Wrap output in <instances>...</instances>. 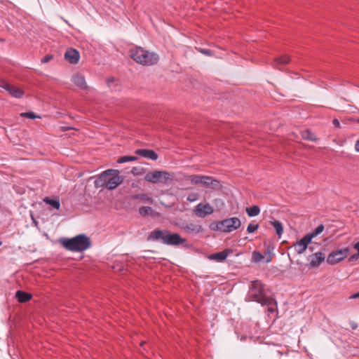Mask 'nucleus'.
Wrapping results in <instances>:
<instances>
[{
    "mask_svg": "<svg viewBox=\"0 0 359 359\" xmlns=\"http://www.w3.org/2000/svg\"><path fill=\"white\" fill-rule=\"evenodd\" d=\"M223 232L229 233L238 229L241 222L238 217H231L222 221Z\"/></svg>",
    "mask_w": 359,
    "mask_h": 359,
    "instance_id": "obj_9",
    "label": "nucleus"
},
{
    "mask_svg": "<svg viewBox=\"0 0 359 359\" xmlns=\"http://www.w3.org/2000/svg\"><path fill=\"white\" fill-rule=\"evenodd\" d=\"M198 198V194L197 193H191L188 195L187 200L189 202H194Z\"/></svg>",
    "mask_w": 359,
    "mask_h": 359,
    "instance_id": "obj_33",
    "label": "nucleus"
},
{
    "mask_svg": "<svg viewBox=\"0 0 359 359\" xmlns=\"http://www.w3.org/2000/svg\"><path fill=\"white\" fill-rule=\"evenodd\" d=\"M354 248L358 251L357 257H359V241L354 245Z\"/></svg>",
    "mask_w": 359,
    "mask_h": 359,
    "instance_id": "obj_39",
    "label": "nucleus"
},
{
    "mask_svg": "<svg viewBox=\"0 0 359 359\" xmlns=\"http://www.w3.org/2000/svg\"><path fill=\"white\" fill-rule=\"evenodd\" d=\"M53 58V55H46L41 59L42 63H46L48 62L51 59Z\"/></svg>",
    "mask_w": 359,
    "mask_h": 359,
    "instance_id": "obj_36",
    "label": "nucleus"
},
{
    "mask_svg": "<svg viewBox=\"0 0 359 359\" xmlns=\"http://www.w3.org/2000/svg\"><path fill=\"white\" fill-rule=\"evenodd\" d=\"M153 212L154 210L151 207L143 206L139 209L140 214L143 217L152 215Z\"/></svg>",
    "mask_w": 359,
    "mask_h": 359,
    "instance_id": "obj_29",
    "label": "nucleus"
},
{
    "mask_svg": "<svg viewBox=\"0 0 359 359\" xmlns=\"http://www.w3.org/2000/svg\"><path fill=\"white\" fill-rule=\"evenodd\" d=\"M147 239L153 241H161L165 245L174 246L182 245L187 241L177 233H171L168 229L161 230L158 229L151 231Z\"/></svg>",
    "mask_w": 359,
    "mask_h": 359,
    "instance_id": "obj_2",
    "label": "nucleus"
},
{
    "mask_svg": "<svg viewBox=\"0 0 359 359\" xmlns=\"http://www.w3.org/2000/svg\"><path fill=\"white\" fill-rule=\"evenodd\" d=\"M133 198L134 199H140L143 202H147L149 203H153V200L151 198L148 196L147 194H137L133 196Z\"/></svg>",
    "mask_w": 359,
    "mask_h": 359,
    "instance_id": "obj_28",
    "label": "nucleus"
},
{
    "mask_svg": "<svg viewBox=\"0 0 359 359\" xmlns=\"http://www.w3.org/2000/svg\"><path fill=\"white\" fill-rule=\"evenodd\" d=\"M15 297L20 303H25L32 299V294L22 290H18L15 293Z\"/></svg>",
    "mask_w": 359,
    "mask_h": 359,
    "instance_id": "obj_19",
    "label": "nucleus"
},
{
    "mask_svg": "<svg viewBox=\"0 0 359 359\" xmlns=\"http://www.w3.org/2000/svg\"><path fill=\"white\" fill-rule=\"evenodd\" d=\"M136 154L140 155L144 158H149L151 160H156L158 158V154L153 150L140 149L135 151Z\"/></svg>",
    "mask_w": 359,
    "mask_h": 359,
    "instance_id": "obj_16",
    "label": "nucleus"
},
{
    "mask_svg": "<svg viewBox=\"0 0 359 359\" xmlns=\"http://www.w3.org/2000/svg\"><path fill=\"white\" fill-rule=\"evenodd\" d=\"M21 116L25 117V118H31V119H34V118H36L35 114L33 112H32V111L22 113L21 114Z\"/></svg>",
    "mask_w": 359,
    "mask_h": 359,
    "instance_id": "obj_34",
    "label": "nucleus"
},
{
    "mask_svg": "<svg viewBox=\"0 0 359 359\" xmlns=\"http://www.w3.org/2000/svg\"><path fill=\"white\" fill-rule=\"evenodd\" d=\"M290 58L288 55H281L278 57H276L273 62V66L274 67H278V65H285L290 62Z\"/></svg>",
    "mask_w": 359,
    "mask_h": 359,
    "instance_id": "obj_20",
    "label": "nucleus"
},
{
    "mask_svg": "<svg viewBox=\"0 0 359 359\" xmlns=\"http://www.w3.org/2000/svg\"><path fill=\"white\" fill-rule=\"evenodd\" d=\"M359 257H357V254L356 255H353L351 258H350V260L351 259H358Z\"/></svg>",
    "mask_w": 359,
    "mask_h": 359,
    "instance_id": "obj_42",
    "label": "nucleus"
},
{
    "mask_svg": "<svg viewBox=\"0 0 359 359\" xmlns=\"http://www.w3.org/2000/svg\"><path fill=\"white\" fill-rule=\"evenodd\" d=\"M332 124L334 125V126L337 128H339L341 127V124H340V122L339 121L338 119L337 118H334L333 121H332Z\"/></svg>",
    "mask_w": 359,
    "mask_h": 359,
    "instance_id": "obj_37",
    "label": "nucleus"
},
{
    "mask_svg": "<svg viewBox=\"0 0 359 359\" xmlns=\"http://www.w3.org/2000/svg\"><path fill=\"white\" fill-rule=\"evenodd\" d=\"M264 259V256L261 252L255 251L252 253V260L255 262H259Z\"/></svg>",
    "mask_w": 359,
    "mask_h": 359,
    "instance_id": "obj_31",
    "label": "nucleus"
},
{
    "mask_svg": "<svg viewBox=\"0 0 359 359\" xmlns=\"http://www.w3.org/2000/svg\"><path fill=\"white\" fill-rule=\"evenodd\" d=\"M311 240L305 235L299 241L295 242L292 247L294 248L295 252L299 254H303L308 248L309 244L311 243Z\"/></svg>",
    "mask_w": 359,
    "mask_h": 359,
    "instance_id": "obj_11",
    "label": "nucleus"
},
{
    "mask_svg": "<svg viewBox=\"0 0 359 359\" xmlns=\"http://www.w3.org/2000/svg\"><path fill=\"white\" fill-rule=\"evenodd\" d=\"M198 51L201 52L202 54L208 55V56L212 55V51L209 49L199 48Z\"/></svg>",
    "mask_w": 359,
    "mask_h": 359,
    "instance_id": "obj_35",
    "label": "nucleus"
},
{
    "mask_svg": "<svg viewBox=\"0 0 359 359\" xmlns=\"http://www.w3.org/2000/svg\"><path fill=\"white\" fill-rule=\"evenodd\" d=\"M202 185L206 188L216 189L219 187L220 183L217 180H215L213 177L205 175Z\"/></svg>",
    "mask_w": 359,
    "mask_h": 359,
    "instance_id": "obj_15",
    "label": "nucleus"
},
{
    "mask_svg": "<svg viewBox=\"0 0 359 359\" xmlns=\"http://www.w3.org/2000/svg\"><path fill=\"white\" fill-rule=\"evenodd\" d=\"M325 229L323 224L318 225L312 232L306 234L311 240L321 233Z\"/></svg>",
    "mask_w": 359,
    "mask_h": 359,
    "instance_id": "obj_24",
    "label": "nucleus"
},
{
    "mask_svg": "<svg viewBox=\"0 0 359 359\" xmlns=\"http://www.w3.org/2000/svg\"><path fill=\"white\" fill-rule=\"evenodd\" d=\"M119 173L120 172L118 170H107L99 175L95 183L100 187H106L109 190L114 189L123 181V177Z\"/></svg>",
    "mask_w": 359,
    "mask_h": 359,
    "instance_id": "obj_3",
    "label": "nucleus"
},
{
    "mask_svg": "<svg viewBox=\"0 0 359 359\" xmlns=\"http://www.w3.org/2000/svg\"><path fill=\"white\" fill-rule=\"evenodd\" d=\"M130 57L137 63L145 66L156 65L159 60L158 54L151 53L141 47L130 49Z\"/></svg>",
    "mask_w": 359,
    "mask_h": 359,
    "instance_id": "obj_5",
    "label": "nucleus"
},
{
    "mask_svg": "<svg viewBox=\"0 0 359 359\" xmlns=\"http://www.w3.org/2000/svg\"><path fill=\"white\" fill-rule=\"evenodd\" d=\"M205 175H189L188 179L191 181L192 184H202L203 180H204Z\"/></svg>",
    "mask_w": 359,
    "mask_h": 359,
    "instance_id": "obj_25",
    "label": "nucleus"
},
{
    "mask_svg": "<svg viewBox=\"0 0 359 359\" xmlns=\"http://www.w3.org/2000/svg\"><path fill=\"white\" fill-rule=\"evenodd\" d=\"M184 231L189 233H198L203 231V227L201 225L189 223L182 226Z\"/></svg>",
    "mask_w": 359,
    "mask_h": 359,
    "instance_id": "obj_17",
    "label": "nucleus"
},
{
    "mask_svg": "<svg viewBox=\"0 0 359 359\" xmlns=\"http://www.w3.org/2000/svg\"><path fill=\"white\" fill-rule=\"evenodd\" d=\"M72 81L80 89L86 90L88 88L85 77L81 74H74L72 76Z\"/></svg>",
    "mask_w": 359,
    "mask_h": 359,
    "instance_id": "obj_14",
    "label": "nucleus"
},
{
    "mask_svg": "<svg viewBox=\"0 0 359 359\" xmlns=\"http://www.w3.org/2000/svg\"><path fill=\"white\" fill-rule=\"evenodd\" d=\"M2 244V243L0 241V245Z\"/></svg>",
    "mask_w": 359,
    "mask_h": 359,
    "instance_id": "obj_45",
    "label": "nucleus"
},
{
    "mask_svg": "<svg viewBox=\"0 0 359 359\" xmlns=\"http://www.w3.org/2000/svg\"><path fill=\"white\" fill-rule=\"evenodd\" d=\"M60 244L67 250L83 252L91 246V241L84 234H79L72 238H61Z\"/></svg>",
    "mask_w": 359,
    "mask_h": 359,
    "instance_id": "obj_4",
    "label": "nucleus"
},
{
    "mask_svg": "<svg viewBox=\"0 0 359 359\" xmlns=\"http://www.w3.org/2000/svg\"><path fill=\"white\" fill-rule=\"evenodd\" d=\"M214 208L208 203H200L196 205L193 210L194 214L200 217L205 218V217L212 215L214 212Z\"/></svg>",
    "mask_w": 359,
    "mask_h": 359,
    "instance_id": "obj_7",
    "label": "nucleus"
},
{
    "mask_svg": "<svg viewBox=\"0 0 359 359\" xmlns=\"http://www.w3.org/2000/svg\"><path fill=\"white\" fill-rule=\"evenodd\" d=\"M229 253L228 250H224L223 251L211 254L209 255L208 258L211 260H215L218 262H223L225 260Z\"/></svg>",
    "mask_w": 359,
    "mask_h": 359,
    "instance_id": "obj_18",
    "label": "nucleus"
},
{
    "mask_svg": "<svg viewBox=\"0 0 359 359\" xmlns=\"http://www.w3.org/2000/svg\"><path fill=\"white\" fill-rule=\"evenodd\" d=\"M245 211L249 217H255L260 213V208L258 205H252L247 208Z\"/></svg>",
    "mask_w": 359,
    "mask_h": 359,
    "instance_id": "obj_23",
    "label": "nucleus"
},
{
    "mask_svg": "<svg viewBox=\"0 0 359 359\" xmlns=\"http://www.w3.org/2000/svg\"><path fill=\"white\" fill-rule=\"evenodd\" d=\"M0 88L6 90L11 96L16 98H20L24 95V92L22 89L12 86L4 79H0Z\"/></svg>",
    "mask_w": 359,
    "mask_h": 359,
    "instance_id": "obj_10",
    "label": "nucleus"
},
{
    "mask_svg": "<svg viewBox=\"0 0 359 359\" xmlns=\"http://www.w3.org/2000/svg\"><path fill=\"white\" fill-rule=\"evenodd\" d=\"M136 160H137V157H136V156H123L120 157L117 160L116 162L118 163H124L129 162V161H135Z\"/></svg>",
    "mask_w": 359,
    "mask_h": 359,
    "instance_id": "obj_27",
    "label": "nucleus"
},
{
    "mask_svg": "<svg viewBox=\"0 0 359 359\" xmlns=\"http://www.w3.org/2000/svg\"><path fill=\"white\" fill-rule=\"evenodd\" d=\"M65 58L70 64L76 65L79 62L80 55L79 51L76 49L69 48L66 51L65 54Z\"/></svg>",
    "mask_w": 359,
    "mask_h": 359,
    "instance_id": "obj_12",
    "label": "nucleus"
},
{
    "mask_svg": "<svg viewBox=\"0 0 359 359\" xmlns=\"http://www.w3.org/2000/svg\"><path fill=\"white\" fill-rule=\"evenodd\" d=\"M248 298L262 305L267 306L269 313H273L277 309V302L273 297L266 295L264 285L260 280H257L251 282Z\"/></svg>",
    "mask_w": 359,
    "mask_h": 359,
    "instance_id": "obj_1",
    "label": "nucleus"
},
{
    "mask_svg": "<svg viewBox=\"0 0 359 359\" xmlns=\"http://www.w3.org/2000/svg\"><path fill=\"white\" fill-rule=\"evenodd\" d=\"M144 344H145L144 341L141 342L140 346H142Z\"/></svg>",
    "mask_w": 359,
    "mask_h": 359,
    "instance_id": "obj_44",
    "label": "nucleus"
},
{
    "mask_svg": "<svg viewBox=\"0 0 359 359\" xmlns=\"http://www.w3.org/2000/svg\"><path fill=\"white\" fill-rule=\"evenodd\" d=\"M349 298L350 299H357V298H359V292L352 294L351 296H350Z\"/></svg>",
    "mask_w": 359,
    "mask_h": 359,
    "instance_id": "obj_40",
    "label": "nucleus"
},
{
    "mask_svg": "<svg viewBox=\"0 0 359 359\" xmlns=\"http://www.w3.org/2000/svg\"><path fill=\"white\" fill-rule=\"evenodd\" d=\"M137 169L135 168H134L133 170H132V173L133 174H135V170H136Z\"/></svg>",
    "mask_w": 359,
    "mask_h": 359,
    "instance_id": "obj_43",
    "label": "nucleus"
},
{
    "mask_svg": "<svg viewBox=\"0 0 359 359\" xmlns=\"http://www.w3.org/2000/svg\"><path fill=\"white\" fill-rule=\"evenodd\" d=\"M302 136L304 140L316 142L318 139L316 135L310 130H306L302 133Z\"/></svg>",
    "mask_w": 359,
    "mask_h": 359,
    "instance_id": "obj_26",
    "label": "nucleus"
},
{
    "mask_svg": "<svg viewBox=\"0 0 359 359\" xmlns=\"http://www.w3.org/2000/svg\"><path fill=\"white\" fill-rule=\"evenodd\" d=\"M348 248H345L332 252L327 258V262L330 265L339 263L348 256Z\"/></svg>",
    "mask_w": 359,
    "mask_h": 359,
    "instance_id": "obj_6",
    "label": "nucleus"
},
{
    "mask_svg": "<svg viewBox=\"0 0 359 359\" xmlns=\"http://www.w3.org/2000/svg\"><path fill=\"white\" fill-rule=\"evenodd\" d=\"M358 325L355 323L354 322H352L351 323V327L353 329V330H355L357 328Z\"/></svg>",
    "mask_w": 359,
    "mask_h": 359,
    "instance_id": "obj_41",
    "label": "nucleus"
},
{
    "mask_svg": "<svg viewBox=\"0 0 359 359\" xmlns=\"http://www.w3.org/2000/svg\"><path fill=\"white\" fill-rule=\"evenodd\" d=\"M258 229H259L258 224L250 223L247 227V231L248 233H254L255 231H257Z\"/></svg>",
    "mask_w": 359,
    "mask_h": 359,
    "instance_id": "obj_32",
    "label": "nucleus"
},
{
    "mask_svg": "<svg viewBox=\"0 0 359 359\" xmlns=\"http://www.w3.org/2000/svg\"><path fill=\"white\" fill-rule=\"evenodd\" d=\"M43 202L50 205L54 209L59 210L60 208V200L57 198H50L49 197H46L43 198Z\"/></svg>",
    "mask_w": 359,
    "mask_h": 359,
    "instance_id": "obj_22",
    "label": "nucleus"
},
{
    "mask_svg": "<svg viewBox=\"0 0 359 359\" xmlns=\"http://www.w3.org/2000/svg\"><path fill=\"white\" fill-rule=\"evenodd\" d=\"M325 254L322 252H318L311 257L310 266L312 268L318 267L325 260Z\"/></svg>",
    "mask_w": 359,
    "mask_h": 359,
    "instance_id": "obj_13",
    "label": "nucleus"
},
{
    "mask_svg": "<svg viewBox=\"0 0 359 359\" xmlns=\"http://www.w3.org/2000/svg\"><path fill=\"white\" fill-rule=\"evenodd\" d=\"M354 147H355V150L357 152H359V139L355 142Z\"/></svg>",
    "mask_w": 359,
    "mask_h": 359,
    "instance_id": "obj_38",
    "label": "nucleus"
},
{
    "mask_svg": "<svg viewBox=\"0 0 359 359\" xmlns=\"http://www.w3.org/2000/svg\"><path fill=\"white\" fill-rule=\"evenodd\" d=\"M210 229L214 231H220L223 232L222 225V221L218 222H212L210 226Z\"/></svg>",
    "mask_w": 359,
    "mask_h": 359,
    "instance_id": "obj_30",
    "label": "nucleus"
},
{
    "mask_svg": "<svg viewBox=\"0 0 359 359\" xmlns=\"http://www.w3.org/2000/svg\"><path fill=\"white\" fill-rule=\"evenodd\" d=\"M270 224L274 228L276 234L280 238L283 233V226L282 223L278 220L273 219L270 221Z\"/></svg>",
    "mask_w": 359,
    "mask_h": 359,
    "instance_id": "obj_21",
    "label": "nucleus"
},
{
    "mask_svg": "<svg viewBox=\"0 0 359 359\" xmlns=\"http://www.w3.org/2000/svg\"><path fill=\"white\" fill-rule=\"evenodd\" d=\"M162 178L164 180H168L170 178V174L166 171H153L149 172L144 176V180L147 182L152 183H158L162 181Z\"/></svg>",
    "mask_w": 359,
    "mask_h": 359,
    "instance_id": "obj_8",
    "label": "nucleus"
}]
</instances>
